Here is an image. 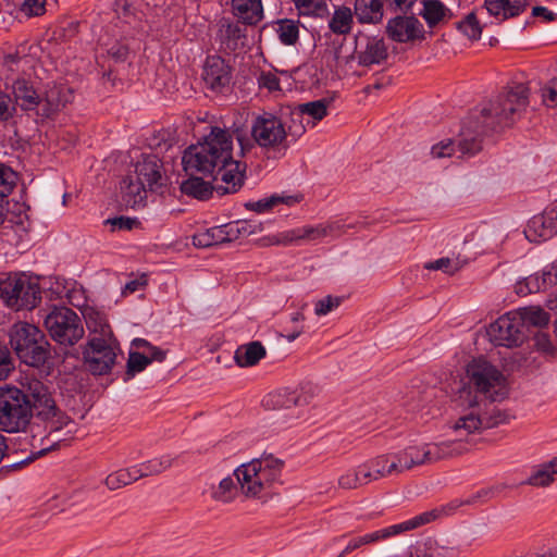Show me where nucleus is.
<instances>
[{
    "label": "nucleus",
    "mask_w": 557,
    "mask_h": 557,
    "mask_svg": "<svg viewBox=\"0 0 557 557\" xmlns=\"http://www.w3.org/2000/svg\"><path fill=\"white\" fill-rule=\"evenodd\" d=\"M467 375L469 384L460 391L458 397L460 413L449 423V430L457 438L407 447L399 453L400 463L406 470L461 455L467 450L461 442L469 435L480 434L510 422V413L494 405L508 396L505 375L491 362L481 358L472 360L467 366Z\"/></svg>",
    "instance_id": "nucleus-1"
},
{
    "label": "nucleus",
    "mask_w": 557,
    "mask_h": 557,
    "mask_svg": "<svg viewBox=\"0 0 557 557\" xmlns=\"http://www.w3.org/2000/svg\"><path fill=\"white\" fill-rule=\"evenodd\" d=\"M529 88L524 84L508 86L494 98L483 102L467 122L457 147L450 139L434 145L431 154L435 159L471 157L481 150V136L511 126L521 119L529 106Z\"/></svg>",
    "instance_id": "nucleus-2"
},
{
    "label": "nucleus",
    "mask_w": 557,
    "mask_h": 557,
    "mask_svg": "<svg viewBox=\"0 0 557 557\" xmlns=\"http://www.w3.org/2000/svg\"><path fill=\"white\" fill-rule=\"evenodd\" d=\"M234 129L212 126L203 141L190 146L182 157L187 174L212 175L215 191L223 196L237 193L244 185L247 165L233 157Z\"/></svg>",
    "instance_id": "nucleus-3"
},
{
    "label": "nucleus",
    "mask_w": 557,
    "mask_h": 557,
    "mask_svg": "<svg viewBox=\"0 0 557 557\" xmlns=\"http://www.w3.org/2000/svg\"><path fill=\"white\" fill-rule=\"evenodd\" d=\"M12 96L16 109L25 112L36 123L52 119L72 99L71 90L57 84L36 88L25 78H17L12 84Z\"/></svg>",
    "instance_id": "nucleus-4"
},
{
    "label": "nucleus",
    "mask_w": 557,
    "mask_h": 557,
    "mask_svg": "<svg viewBox=\"0 0 557 557\" xmlns=\"http://www.w3.org/2000/svg\"><path fill=\"white\" fill-rule=\"evenodd\" d=\"M9 336L12 349L23 363L40 368L51 359V346L36 325L16 322L11 326Z\"/></svg>",
    "instance_id": "nucleus-5"
},
{
    "label": "nucleus",
    "mask_w": 557,
    "mask_h": 557,
    "mask_svg": "<svg viewBox=\"0 0 557 557\" xmlns=\"http://www.w3.org/2000/svg\"><path fill=\"white\" fill-rule=\"evenodd\" d=\"M250 134L251 138H248L240 128H234V135L240 148V157H245L256 145L267 150L289 147L285 128L276 114L265 112L256 116L250 127Z\"/></svg>",
    "instance_id": "nucleus-6"
},
{
    "label": "nucleus",
    "mask_w": 557,
    "mask_h": 557,
    "mask_svg": "<svg viewBox=\"0 0 557 557\" xmlns=\"http://www.w3.org/2000/svg\"><path fill=\"white\" fill-rule=\"evenodd\" d=\"M32 418V408L17 387L0 388V430L8 433L24 431Z\"/></svg>",
    "instance_id": "nucleus-7"
},
{
    "label": "nucleus",
    "mask_w": 557,
    "mask_h": 557,
    "mask_svg": "<svg viewBox=\"0 0 557 557\" xmlns=\"http://www.w3.org/2000/svg\"><path fill=\"white\" fill-rule=\"evenodd\" d=\"M44 323L52 339L61 345L73 346L85 333L81 318L67 307L53 308Z\"/></svg>",
    "instance_id": "nucleus-8"
},
{
    "label": "nucleus",
    "mask_w": 557,
    "mask_h": 557,
    "mask_svg": "<svg viewBox=\"0 0 557 557\" xmlns=\"http://www.w3.org/2000/svg\"><path fill=\"white\" fill-rule=\"evenodd\" d=\"M0 298L15 310L32 309L40 300V292L26 276L8 275L0 278Z\"/></svg>",
    "instance_id": "nucleus-9"
},
{
    "label": "nucleus",
    "mask_w": 557,
    "mask_h": 557,
    "mask_svg": "<svg viewBox=\"0 0 557 557\" xmlns=\"http://www.w3.org/2000/svg\"><path fill=\"white\" fill-rule=\"evenodd\" d=\"M319 394L320 388L318 385L306 382L295 387H283L273 391L263 398L262 404L270 410L305 407L311 405Z\"/></svg>",
    "instance_id": "nucleus-10"
},
{
    "label": "nucleus",
    "mask_w": 557,
    "mask_h": 557,
    "mask_svg": "<svg viewBox=\"0 0 557 557\" xmlns=\"http://www.w3.org/2000/svg\"><path fill=\"white\" fill-rule=\"evenodd\" d=\"M115 339L89 338L83 349L86 369L94 375L108 374L116 361Z\"/></svg>",
    "instance_id": "nucleus-11"
},
{
    "label": "nucleus",
    "mask_w": 557,
    "mask_h": 557,
    "mask_svg": "<svg viewBox=\"0 0 557 557\" xmlns=\"http://www.w3.org/2000/svg\"><path fill=\"white\" fill-rule=\"evenodd\" d=\"M354 224H345L341 221L321 223L317 225H304L301 227L282 233L275 244H293L298 242H321L326 237L338 238L346 234Z\"/></svg>",
    "instance_id": "nucleus-12"
},
{
    "label": "nucleus",
    "mask_w": 557,
    "mask_h": 557,
    "mask_svg": "<svg viewBox=\"0 0 557 557\" xmlns=\"http://www.w3.org/2000/svg\"><path fill=\"white\" fill-rule=\"evenodd\" d=\"M486 334L491 343L495 346L515 348L521 346L527 339L524 326L521 324V318L515 315L513 311L508 312L487 327Z\"/></svg>",
    "instance_id": "nucleus-13"
},
{
    "label": "nucleus",
    "mask_w": 557,
    "mask_h": 557,
    "mask_svg": "<svg viewBox=\"0 0 557 557\" xmlns=\"http://www.w3.org/2000/svg\"><path fill=\"white\" fill-rule=\"evenodd\" d=\"M386 36L397 44L422 42L426 38L423 24L412 15H396L389 18L385 26Z\"/></svg>",
    "instance_id": "nucleus-14"
},
{
    "label": "nucleus",
    "mask_w": 557,
    "mask_h": 557,
    "mask_svg": "<svg viewBox=\"0 0 557 557\" xmlns=\"http://www.w3.org/2000/svg\"><path fill=\"white\" fill-rule=\"evenodd\" d=\"M359 65L372 66L382 64L388 57V49L383 37L358 36L355 48Z\"/></svg>",
    "instance_id": "nucleus-15"
},
{
    "label": "nucleus",
    "mask_w": 557,
    "mask_h": 557,
    "mask_svg": "<svg viewBox=\"0 0 557 557\" xmlns=\"http://www.w3.org/2000/svg\"><path fill=\"white\" fill-rule=\"evenodd\" d=\"M32 414L46 422L48 435L59 432L71 423V419L57 406L52 394L30 405Z\"/></svg>",
    "instance_id": "nucleus-16"
},
{
    "label": "nucleus",
    "mask_w": 557,
    "mask_h": 557,
    "mask_svg": "<svg viewBox=\"0 0 557 557\" xmlns=\"http://www.w3.org/2000/svg\"><path fill=\"white\" fill-rule=\"evenodd\" d=\"M161 168L162 164L159 158L154 154H148L143 156L128 174L136 181L141 182L148 190L157 191L164 185Z\"/></svg>",
    "instance_id": "nucleus-17"
},
{
    "label": "nucleus",
    "mask_w": 557,
    "mask_h": 557,
    "mask_svg": "<svg viewBox=\"0 0 557 557\" xmlns=\"http://www.w3.org/2000/svg\"><path fill=\"white\" fill-rule=\"evenodd\" d=\"M435 512H422L407 521L367 533L370 545L386 541L400 533L414 530L434 521Z\"/></svg>",
    "instance_id": "nucleus-18"
},
{
    "label": "nucleus",
    "mask_w": 557,
    "mask_h": 557,
    "mask_svg": "<svg viewBox=\"0 0 557 557\" xmlns=\"http://www.w3.org/2000/svg\"><path fill=\"white\" fill-rule=\"evenodd\" d=\"M506 487L505 484H497L488 487H484L472 494L466 499H454L450 503L442 506L440 508H434L429 510L428 512H435L434 520L438 519L441 516H449L453 515L456 510H458L462 506H474L478 504H483L487 500L496 497L498 493H500Z\"/></svg>",
    "instance_id": "nucleus-19"
},
{
    "label": "nucleus",
    "mask_w": 557,
    "mask_h": 557,
    "mask_svg": "<svg viewBox=\"0 0 557 557\" xmlns=\"http://www.w3.org/2000/svg\"><path fill=\"white\" fill-rule=\"evenodd\" d=\"M276 116L285 128L288 143L300 138L308 126L297 106L284 104L278 109Z\"/></svg>",
    "instance_id": "nucleus-20"
},
{
    "label": "nucleus",
    "mask_w": 557,
    "mask_h": 557,
    "mask_svg": "<svg viewBox=\"0 0 557 557\" xmlns=\"http://www.w3.org/2000/svg\"><path fill=\"white\" fill-rule=\"evenodd\" d=\"M202 77L209 88L219 90L230 83V67L222 58L218 55L208 57Z\"/></svg>",
    "instance_id": "nucleus-21"
},
{
    "label": "nucleus",
    "mask_w": 557,
    "mask_h": 557,
    "mask_svg": "<svg viewBox=\"0 0 557 557\" xmlns=\"http://www.w3.org/2000/svg\"><path fill=\"white\" fill-rule=\"evenodd\" d=\"M121 203L126 208L137 209L145 206L147 188L141 182L127 174L121 182Z\"/></svg>",
    "instance_id": "nucleus-22"
},
{
    "label": "nucleus",
    "mask_w": 557,
    "mask_h": 557,
    "mask_svg": "<svg viewBox=\"0 0 557 557\" xmlns=\"http://www.w3.org/2000/svg\"><path fill=\"white\" fill-rule=\"evenodd\" d=\"M256 467L252 462L240 465L234 470L233 475L236 479L239 493L247 498H260L261 493L256 481Z\"/></svg>",
    "instance_id": "nucleus-23"
},
{
    "label": "nucleus",
    "mask_w": 557,
    "mask_h": 557,
    "mask_svg": "<svg viewBox=\"0 0 557 557\" xmlns=\"http://www.w3.org/2000/svg\"><path fill=\"white\" fill-rule=\"evenodd\" d=\"M484 7L490 15L505 21L522 13L527 8V0H485Z\"/></svg>",
    "instance_id": "nucleus-24"
},
{
    "label": "nucleus",
    "mask_w": 557,
    "mask_h": 557,
    "mask_svg": "<svg viewBox=\"0 0 557 557\" xmlns=\"http://www.w3.org/2000/svg\"><path fill=\"white\" fill-rule=\"evenodd\" d=\"M234 15L244 24L256 25L263 20L261 0H232Z\"/></svg>",
    "instance_id": "nucleus-25"
},
{
    "label": "nucleus",
    "mask_w": 557,
    "mask_h": 557,
    "mask_svg": "<svg viewBox=\"0 0 557 557\" xmlns=\"http://www.w3.org/2000/svg\"><path fill=\"white\" fill-rule=\"evenodd\" d=\"M421 4L422 9L419 11V15L422 16L429 28L437 27L451 17L450 10L440 0H422Z\"/></svg>",
    "instance_id": "nucleus-26"
},
{
    "label": "nucleus",
    "mask_w": 557,
    "mask_h": 557,
    "mask_svg": "<svg viewBox=\"0 0 557 557\" xmlns=\"http://www.w3.org/2000/svg\"><path fill=\"white\" fill-rule=\"evenodd\" d=\"M252 465L273 484H282V473L285 461L272 454H263L260 458L251 460Z\"/></svg>",
    "instance_id": "nucleus-27"
},
{
    "label": "nucleus",
    "mask_w": 557,
    "mask_h": 557,
    "mask_svg": "<svg viewBox=\"0 0 557 557\" xmlns=\"http://www.w3.org/2000/svg\"><path fill=\"white\" fill-rule=\"evenodd\" d=\"M267 355L264 346L260 342H250L239 346L234 355L235 362L240 368L256 366Z\"/></svg>",
    "instance_id": "nucleus-28"
},
{
    "label": "nucleus",
    "mask_w": 557,
    "mask_h": 557,
    "mask_svg": "<svg viewBox=\"0 0 557 557\" xmlns=\"http://www.w3.org/2000/svg\"><path fill=\"white\" fill-rule=\"evenodd\" d=\"M84 317L87 327L90 331L89 338L114 339L113 332L102 312L89 308L85 311Z\"/></svg>",
    "instance_id": "nucleus-29"
},
{
    "label": "nucleus",
    "mask_w": 557,
    "mask_h": 557,
    "mask_svg": "<svg viewBox=\"0 0 557 557\" xmlns=\"http://www.w3.org/2000/svg\"><path fill=\"white\" fill-rule=\"evenodd\" d=\"M239 490L236 479L232 476L223 478L218 484L210 487V497L219 504H232L239 496Z\"/></svg>",
    "instance_id": "nucleus-30"
},
{
    "label": "nucleus",
    "mask_w": 557,
    "mask_h": 557,
    "mask_svg": "<svg viewBox=\"0 0 557 557\" xmlns=\"http://www.w3.org/2000/svg\"><path fill=\"white\" fill-rule=\"evenodd\" d=\"M355 15L360 23H379L383 17L382 0H356Z\"/></svg>",
    "instance_id": "nucleus-31"
},
{
    "label": "nucleus",
    "mask_w": 557,
    "mask_h": 557,
    "mask_svg": "<svg viewBox=\"0 0 557 557\" xmlns=\"http://www.w3.org/2000/svg\"><path fill=\"white\" fill-rule=\"evenodd\" d=\"M20 391L29 405L51 394L49 386L33 375H23L20 379Z\"/></svg>",
    "instance_id": "nucleus-32"
},
{
    "label": "nucleus",
    "mask_w": 557,
    "mask_h": 557,
    "mask_svg": "<svg viewBox=\"0 0 557 557\" xmlns=\"http://www.w3.org/2000/svg\"><path fill=\"white\" fill-rule=\"evenodd\" d=\"M515 315L521 318V324L528 334L529 326L542 327L548 324L549 315L541 307L530 306L513 311Z\"/></svg>",
    "instance_id": "nucleus-33"
},
{
    "label": "nucleus",
    "mask_w": 557,
    "mask_h": 557,
    "mask_svg": "<svg viewBox=\"0 0 557 557\" xmlns=\"http://www.w3.org/2000/svg\"><path fill=\"white\" fill-rule=\"evenodd\" d=\"M330 101L326 99H319L306 103L297 104L302 117L308 126H315V124L324 119L327 114Z\"/></svg>",
    "instance_id": "nucleus-34"
},
{
    "label": "nucleus",
    "mask_w": 557,
    "mask_h": 557,
    "mask_svg": "<svg viewBox=\"0 0 557 557\" xmlns=\"http://www.w3.org/2000/svg\"><path fill=\"white\" fill-rule=\"evenodd\" d=\"M400 462L399 454L395 455L393 460H389L388 456H379L374 458L370 462V469H375L376 475L374 476V480L401 473L406 469Z\"/></svg>",
    "instance_id": "nucleus-35"
},
{
    "label": "nucleus",
    "mask_w": 557,
    "mask_h": 557,
    "mask_svg": "<svg viewBox=\"0 0 557 557\" xmlns=\"http://www.w3.org/2000/svg\"><path fill=\"white\" fill-rule=\"evenodd\" d=\"M214 187L215 185L205 182L201 177H195L194 174L181 184V190L183 194L199 200L208 199L212 191H215Z\"/></svg>",
    "instance_id": "nucleus-36"
},
{
    "label": "nucleus",
    "mask_w": 557,
    "mask_h": 557,
    "mask_svg": "<svg viewBox=\"0 0 557 557\" xmlns=\"http://www.w3.org/2000/svg\"><path fill=\"white\" fill-rule=\"evenodd\" d=\"M540 226L543 228L540 233L541 237H547L557 232V206L552 207L542 215L534 216L531 220L530 228L536 231Z\"/></svg>",
    "instance_id": "nucleus-37"
},
{
    "label": "nucleus",
    "mask_w": 557,
    "mask_h": 557,
    "mask_svg": "<svg viewBox=\"0 0 557 557\" xmlns=\"http://www.w3.org/2000/svg\"><path fill=\"white\" fill-rule=\"evenodd\" d=\"M352 13L347 7H339L335 10L329 22L330 29L338 35L348 34L351 29Z\"/></svg>",
    "instance_id": "nucleus-38"
},
{
    "label": "nucleus",
    "mask_w": 557,
    "mask_h": 557,
    "mask_svg": "<svg viewBox=\"0 0 557 557\" xmlns=\"http://www.w3.org/2000/svg\"><path fill=\"white\" fill-rule=\"evenodd\" d=\"M223 230L215 226L205 232L197 233L193 236V244L199 248H208L223 243Z\"/></svg>",
    "instance_id": "nucleus-39"
},
{
    "label": "nucleus",
    "mask_w": 557,
    "mask_h": 557,
    "mask_svg": "<svg viewBox=\"0 0 557 557\" xmlns=\"http://www.w3.org/2000/svg\"><path fill=\"white\" fill-rule=\"evenodd\" d=\"M301 15L324 16L327 14L325 0H292Z\"/></svg>",
    "instance_id": "nucleus-40"
},
{
    "label": "nucleus",
    "mask_w": 557,
    "mask_h": 557,
    "mask_svg": "<svg viewBox=\"0 0 557 557\" xmlns=\"http://www.w3.org/2000/svg\"><path fill=\"white\" fill-rule=\"evenodd\" d=\"M173 458H171L170 456H163L158 460L149 461L148 465L145 467V471L137 468H132L129 470L133 472V475H138L139 479L146 475L159 474L171 468Z\"/></svg>",
    "instance_id": "nucleus-41"
},
{
    "label": "nucleus",
    "mask_w": 557,
    "mask_h": 557,
    "mask_svg": "<svg viewBox=\"0 0 557 557\" xmlns=\"http://www.w3.org/2000/svg\"><path fill=\"white\" fill-rule=\"evenodd\" d=\"M150 364L146 355L129 351L126 363L125 381L133 379L137 373L144 371Z\"/></svg>",
    "instance_id": "nucleus-42"
},
{
    "label": "nucleus",
    "mask_w": 557,
    "mask_h": 557,
    "mask_svg": "<svg viewBox=\"0 0 557 557\" xmlns=\"http://www.w3.org/2000/svg\"><path fill=\"white\" fill-rule=\"evenodd\" d=\"M554 482V473L552 472V468H549V462H546L541 466L532 475L528 478L524 484L535 486V487H546L549 486Z\"/></svg>",
    "instance_id": "nucleus-43"
},
{
    "label": "nucleus",
    "mask_w": 557,
    "mask_h": 557,
    "mask_svg": "<svg viewBox=\"0 0 557 557\" xmlns=\"http://www.w3.org/2000/svg\"><path fill=\"white\" fill-rule=\"evenodd\" d=\"M457 27L471 40H478L481 37L482 26L473 12L467 14L462 21L457 23Z\"/></svg>",
    "instance_id": "nucleus-44"
},
{
    "label": "nucleus",
    "mask_w": 557,
    "mask_h": 557,
    "mask_svg": "<svg viewBox=\"0 0 557 557\" xmlns=\"http://www.w3.org/2000/svg\"><path fill=\"white\" fill-rule=\"evenodd\" d=\"M16 180V173L10 166L0 163V197L9 199Z\"/></svg>",
    "instance_id": "nucleus-45"
},
{
    "label": "nucleus",
    "mask_w": 557,
    "mask_h": 557,
    "mask_svg": "<svg viewBox=\"0 0 557 557\" xmlns=\"http://www.w3.org/2000/svg\"><path fill=\"white\" fill-rule=\"evenodd\" d=\"M294 201H295V198L290 197V196L289 197L271 196L270 198H267V199H261V200H258L255 202H247L245 205V207L248 210L261 213V212H264V211L275 207L278 203L284 202V203L289 205V203H293Z\"/></svg>",
    "instance_id": "nucleus-46"
},
{
    "label": "nucleus",
    "mask_w": 557,
    "mask_h": 557,
    "mask_svg": "<svg viewBox=\"0 0 557 557\" xmlns=\"http://www.w3.org/2000/svg\"><path fill=\"white\" fill-rule=\"evenodd\" d=\"M138 480V475H133L131 470L121 469L107 476L104 483L110 490H117Z\"/></svg>",
    "instance_id": "nucleus-47"
},
{
    "label": "nucleus",
    "mask_w": 557,
    "mask_h": 557,
    "mask_svg": "<svg viewBox=\"0 0 557 557\" xmlns=\"http://www.w3.org/2000/svg\"><path fill=\"white\" fill-rule=\"evenodd\" d=\"M277 33L284 45H294L298 40V26L293 21H281Z\"/></svg>",
    "instance_id": "nucleus-48"
},
{
    "label": "nucleus",
    "mask_w": 557,
    "mask_h": 557,
    "mask_svg": "<svg viewBox=\"0 0 557 557\" xmlns=\"http://www.w3.org/2000/svg\"><path fill=\"white\" fill-rule=\"evenodd\" d=\"M542 102L547 108L557 107V77L549 79L541 88Z\"/></svg>",
    "instance_id": "nucleus-49"
},
{
    "label": "nucleus",
    "mask_w": 557,
    "mask_h": 557,
    "mask_svg": "<svg viewBox=\"0 0 557 557\" xmlns=\"http://www.w3.org/2000/svg\"><path fill=\"white\" fill-rule=\"evenodd\" d=\"M342 304L341 297L326 296L314 302V313L319 317L326 315L331 311L337 309Z\"/></svg>",
    "instance_id": "nucleus-50"
},
{
    "label": "nucleus",
    "mask_w": 557,
    "mask_h": 557,
    "mask_svg": "<svg viewBox=\"0 0 557 557\" xmlns=\"http://www.w3.org/2000/svg\"><path fill=\"white\" fill-rule=\"evenodd\" d=\"M14 370V360L7 346L0 345V381L7 380Z\"/></svg>",
    "instance_id": "nucleus-51"
},
{
    "label": "nucleus",
    "mask_w": 557,
    "mask_h": 557,
    "mask_svg": "<svg viewBox=\"0 0 557 557\" xmlns=\"http://www.w3.org/2000/svg\"><path fill=\"white\" fill-rule=\"evenodd\" d=\"M337 483L338 486L344 490H355L364 484V482H362L360 478V471L358 470L347 471L343 473L338 478Z\"/></svg>",
    "instance_id": "nucleus-52"
},
{
    "label": "nucleus",
    "mask_w": 557,
    "mask_h": 557,
    "mask_svg": "<svg viewBox=\"0 0 557 557\" xmlns=\"http://www.w3.org/2000/svg\"><path fill=\"white\" fill-rule=\"evenodd\" d=\"M17 112L13 98L8 94L0 92V121L12 119Z\"/></svg>",
    "instance_id": "nucleus-53"
},
{
    "label": "nucleus",
    "mask_w": 557,
    "mask_h": 557,
    "mask_svg": "<svg viewBox=\"0 0 557 557\" xmlns=\"http://www.w3.org/2000/svg\"><path fill=\"white\" fill-rule=\"evenodd\" d=\"M541 288V283L539 281V277L536 276H529L523 278L522 281H519L516 285V293L518 295L525 296L531 293L539 292Z\"/></svg>",
    "instance_id": "nucleus-54"
},
{
    "label": "nucleus",
    "mask_w": 557,
    "mask_h": 557,
    "mask_svg": "<svg viewBox=\"0 0 557 557\" xmlns=\"http://www.w3.org/2000/svg\"><path fill=\"white\" fill-rule=\"evenodd\" d=\"M425 268L429 270H442L445 273L454 274L460 269V265L450 258H441L434 262L428 263Z\"/></svg>",
    "instance_id": "nucleus-55"
},
{
    "label": "nucleus",
    "mask_w": 557,
    "mask_h": 557,
    "mask_svg": "<svg viewBox=\"0 0 557 557\" xmlns=\"http://www.w3.org/2000/svg\"><path fill=\"white\" fill-rule=\"evenodd\" d=\"M46 0H24L21 11L27 16H37L45 13Z\"/></svg>",
    "instance_id": "nucleus-56"
},
{
    "label": "nucleus",
    "mask_w": 557,
    "mask_h": 557,
    "mask_svg": "<svg viewBox=\"0 0 557 557\" xmlns=\"http://www.w3.org/2000/svg\"><path fill=\"white\" fill-rule=\"evenodd\" d=\"M220 34L223 38L228 40H236L242 36V29L237 23L222 22Z\"/></svg>",
    "instance_id": "nucleus-57"
},
{
    "label": "nucleus",
    "mask_w": 557,
    "mask_h": 557,
    "mask_svg": "<svg viewBox=\"0 0 557 557\" xmlns=\"http://www.w3.org/2000/svg\"><path fill=\"white\" fill-rule=\"evenodd\" d=\"M534 346L537 350H541L545 354H553L554 352V346L550 342V337L547 333L539 331L534 335Z\"/></svg>",
    "instance_id": "nucleus-58"
},
{
    "label": "nucleus",
    "mask_w": 557,
    "mask_h": 557,
    "mask_svg": "<svg viewBox=\"0 0 557 557\" xmlns=\"http://www.w3.org/2000/svg\"><path fill=\"white\" fill-rule=\"evenodd\" d=\"M259 85L270 91L280 89V79L273 73H262L259 77Z\"/></svg>",
    "instance_id": "nucleus-59"
},
{
    "label": "nucleus",
    "mask_w": 557,
    "mask_h": 557,
    "mask_svg": "<svg viewBox=\"0 0 557 557\" xmlns=\"http://www.w3.org/2000/svg\"><path fill=\"white\" fill-rule=\"evenodd\" d=\"M135 223H136L135 220H133L131 218H124V216L108 219L106 221V224H110L112 226V231H115L116 228L117 230H132L133 225Z\"/></svg>",
    "instance_id": "nucleus-60"
},
{
    "label": "nucleus",
    "mask_w": 557,
    "mask_h": 557,
    "mask_svg": "<svg viewBox=\"0 0 557 557\" xmlns=\"http://www.w3.org/2000/svg\"><path fill=\"white\" fill-rule=\"evenodd\" d=\"M223 230V243H230L240 237V231L238 228V222L230 223L220 226Z\"/></svg>",
    "instance_id": "nucleus-61"
},
{
    "label": "nucleus",
    "mask_w": 557,
    "mask_h": 557,
    "mask_svg": "<svg viewBox=\"0 0 557 557\" xmlns=\"http://www.w3.org/2000/svg\"><path fill=\"white\" fill-rule=\"evenodd\" d=\"M146 284H147V280L145 278V275H143L138 278L132 280L125 284V286L122 290V294L124 296H126L128 294H133V293L144 288L146 286Z\"/></svg>",
    "instance_id": "nucleus-62"
},
{
    "label": "nucleus",
    "mask_w": 557,
    "mask_h": 557,
    "mask_svg": "<svg viewBox=\"0 0 557 557\" xmlns=\"http://www.w3.org/2000/svg\"><path fill=\"white\" fill-rule=\"evenodd\" d=\"M146 357L150 363L153 361L162 362L166 358V351L159 347L150 345V347H148V354L146 355Z\"/></svg>",
    "instance_id": "nucleus-63"
},
{
    "label": "nucleus",
    "mask_w": 557,
    "mask_h": 557,
    "mask_svg": "<svg viewBox=\"0 0 557 557\" xmlns=\"http://www.w3.org/2000/svg\"><path fill=\"white\" fill-rule=\"evenodd\" d=\"M255 478L261 495L268 492L269 490L273 488L274 485L268 480V478L262 473V471H259L258 469H255Z\"/></svg>",
    "instance_id": "nucleus-64"
}]
</instances>
